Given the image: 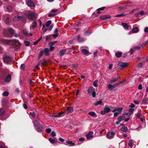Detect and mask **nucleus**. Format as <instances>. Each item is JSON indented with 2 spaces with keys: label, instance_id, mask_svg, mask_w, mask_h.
Instances as JSON below:
<instances>
[{
  "label": "nucleus",
  "instance_id": "54",
  "mask_svg": "<svg viewBox=\"0 0 148 148\" xmlns=\"http://www.w3.org/2000/svg\"><path fill=\"white\" fill-rule=\"evenodd\" d=\"M140 47L139 46H136L133 48V49L134 50H140Z\"/></svg>",
  "mask_w": 148,
  "mask_h": 148
},
{
  "label": "nucleus",
  "instance_id": "51",
  "mask_svg": "<svg viewBox=\"0 0 148 148\" xmlns=\"http://www.w3.org/2000/svg\"><path fill=\"white\" fill-rule=\"evenodd\" d=\"M116 109L117 111H118L120 112H121L122 111L123 109V108L121 107L118 108Z\"/></svg>",
  "mask_w": 148,
  "mask_h": 148
},
{
  "label": "nucleus",
  "instance_id": "53",
  "mask_svg": "<svg viewBox=\"0 0 148 148\" xmlns=\"http://www.w3.org/2000/svg\"><path fill=\"white\" fill-rule=\"evenodd\" d=\"M25 64H22L21 65V70H25Z\"/></svg>",
  "mask_w": 148,
  "mask_h": 148
},
{
  "label": "nucleus",
  "instance_id": "10",
  "mask_svg": "<svg viewBox=\"0 0 148 148\" xmlns=\"http://www.w3.org/2000/svg\"><path fill=\"white\" fill-rule=\"evenodd\" d=\"M93 132L92 131L90 132L88 134L86 135V136L88 139H89L93 137Z\"/></svg>",
  "mask_w": 148,
  "mask_h": 148
},
{
  "label": "nucleus",
  "instance_id": "36",
  "mask_svg": "<svg viewBox=\"0 0 148 148\" xmlns=\"http://www.w3.org/2000/svg\"><path fill=\"white\" fill-rule=\"evenodd\" d=\"M29 115L31 117L34 118L35 116V113L33 111L30 112L29 113Z\"/></svg>",
  "mask_w": 148,
  "mask_h": 148
},
{
  "label": "nucleus",
  "instance_id": "19",
  "mask_svg": "<svg viewBox=\"0 0 148 148\" xmlns=\"http://www.w3.org/2000/svg\"><path fill=\"white\" fill-rule=\"evenodd\" d=\"M66 50L65 49H62L60 50L59 52V55L61 56H63L66 53Z\"/></svg>",
  "mask_w": 148,
  "mask_h": 148
},
{
  "label": "nucleus",
  "instance_id": "28",
  "mask_svg": "<svg viewBox=\"0 0 148 148\" xmlns=\"http://www.w3.org/2000/svg\"><path fill=\"white\" fill-rule=\"evenodd\" d=\"M122 53L121 52H118L115 53L116 56L118 58H120L122 55Z\"/></svg>",
  "mask_w": 148,
  "mask_h": 148
},
{
  "label": "nucleus",
  "instance_id": "2",
  "mask_svg": "<svg viewBox=\"0 0 148 148\" xmlns=\"http://www.w3.org/2000/svg\"><path fill=\"white\" fill-rule=\"evenodd\" d=\"M88 92L89 95H92L93 97H95L96 96V92L94 88L92 87L89 88L88 90Z\"/></svg>",
  "mask_w": 148,
  "mask_h": 148
},
{
  "label": "nucleus",
  "instance_id": "26",
  "mask_svg": "<svg viewBox=\"0 0 148 148\" xmlns=\"http://www.w3.org/2000/svg\"><path fill=\"white\" fill-rule=\"evenodd\" d=\"M133 141L132 140H130L129 141L128 143V145L129 146L131 147H132L133 146Z\"/></svg>",
  "mask_w": 148,
  "mask_h": 148
},
{
  "label": "nucleus",
  "instance_id": "61",
  "mask_svg": "<svg viewBox=\"0 0 148 148\" xmlns=\"http://www.w3.org/2000/svg\"><path fill=\"white\" fill-rule=\"evenodd\" d=\"M126 81L125 79H124L123 80L120 81L119 82V84H121L123 83L124 82H125Z\"/></svg>",
  "mask_w": 148,
  "mask_h": 148
},
{
  "label": "nucleus",
  "instance_id": "57",
  "mask_svg": "<svg viewBox=\"0 0 148 148\" xmlns=\"http://www.w3.org/2000/svg\"><path fill=\"white\" fill-rule=\"evenodd\" d=\"M41 64L40 62L37 64L36 66L35 67L36 69H37L39 66L40 65V64Z\"/></svg>",
  "mask_w": 148,
  "mask_h": 148
},
{
  "label": "nucleus",
  "instance_id": "58",
  "mask_svg": "<svg viewBox=\"0 0 148 148\" xmlns=\"http://www.w3.org/2000/svg\"><path fill=\"white\" fill-rule=\"evenodd\" d=\"M58 33H55L53 35V36L54 38H56L58 36Z\"/></svg>",
  "mask_w": 148,
  "mask_h": 148
},
{
  "label": "nucleus",
  "instance_id": "38",
  "mask_svg": "<svg viewBox=\"0 0 148 148\" xmlns=\"http://www.w3.org/2000/svg\"><path fill=\"white\" fill-rule=\"evenodd\" d=\"M8 30L12 34H13L14 33V30L12 29L11 28H8Z\"/></svg>",
  "mask_w": 148,
  "mask_h": 148
},
{
  "label": "nucleus",
  "instance_id": "46",
  "mask_svg": "<svg viewBox=\"0 0 148 148\" xmlns=\"http://www.w3.org/2000/svg\"><path fill=\"white\" fill-rule=\"evenodd\" d=\"M24 42L25 43L26 46H29L30 45V42L29 41L27 40H25Z\"/></svg>",
  "mask_w": 148,
  "mask_h": 148
},
{
  "label": "nucleus",
  "instance_id": "3",
  "mask_svg": "<svg viewBox=\"0 0 148 148\" xmlns=\"http://www.w3.org/2000/svg\"><path fill=\"white\" fill-rule=\"evenodd\" d=\"M110 111V109L109 107L106 106L103 110L100 112V114L102 115H105L106 113L109 112Z\"/></svg>",
  "mask_w": 148,
  "mask_h": 148
},
{
  "label": "nucleus",
  "instance_id": "7",
  "mask_svg": "<svg viewBox=\"0 0 148 148\" xmlns=\"http://www.w3.org/2000/svg\"><path fill=\"white\" fill-rule=\"evenodd\" d=\"M35 130L38 132H41L43 130V126L40 125H38L34 126Z\"/></svg>",
  "mask_w": 148,
  "mask_h": 148
},
{
  "label": "nucleus",
  "instance_id": "43",
  "mask_svg": "<svg viewBox=\"0 0 148 148\" xmlns=\"http://www.w3.org/2000/svg\"><path fill=\"white\" fill-rule=\"evenodd\" d=\"M4 22L5 23L7 24H8L9 23V17H8L6 18L5 21H4Z\"/></svg>",
  "mask_w": 148,
  "mask_h": 148
},
{
  "label": "nucleus",
  "instance_id": "34",
  "mask_svg": "<svg viewBox=\"0 0 148 148\" xmlns=\"http://www.w3.org/2000/svg\"><path fill=\"white\" fill-rule=\"evenodd\" d=\"M51 20H49L47 21L45 23V25L46 27H48L51 24Z\"/></svg>",
  "mask_w": 148,
  "mask_h": 148
},
{
  "label": "nucleus",
  "instance_id": "31",
  "mask_svg": "<svg viewBox=\"0 0 148 148\" xmlns=\"http://www.w3.org/2000/svg\"><path fill=\"white\" fill-rule=\"evenodd\" d=\"M125 118V117L123 116H119L118 118V120L120 121L121 122L122 120H124Z\"/></svg>",
  "mask_w": 148,
  "mask_h": 148
},
{
  "label": "nucleus",
  "instance_id": "52",
  "mask_svg": "<svg viewBox=\"0 0 148 148\" xmlns=\"http://www.w3.org/2000/svg\"><path fill=\"white\" fill-rule=\"evenodd\" d=\"M3 95L4 96H8L9 95V93L7 91H5L3 93Z\"/></svg>",
  "mask_w": 148,
  "mask_h": 148
},
{
  "label": "nucleus",
  "instance_id": "50",
  "mask_svg": "<svg viewBox=\"0 0 148 148\" xmlns=\"http://www.w3.org/2000/svg\"><path fill=\"white\" fill-rule=\"evenodd\" d=\"M66 112V111H65L64 112H61L58 113V117H60L62 115L64 114V113Z\"/></svg>",
  "mask_w": 148,
  "mask_h": 148
},
{
  "label": "nucleus",
  "instance_id": "56",
  "mask_svg": "<svg viewBox=\"0 0 148 148\" xmlns=\"http://www.w3.org/2000/svg\"><path fill=\"white\" fill-rule=\"evenodd\" d=\"M51 130L50 129L47 128L46 130V132L48 133H49L51 132Z\"/></svg>",
  "mask_w": 148,
  "mask_h": 148
},
{
  "label": "nucleus",
  "instance_id": "6",
  "mask_svg": "<svg viewBox=\"0 0 148 148\" xmlns=\"http://www.w3.org/2000/svg\"><path fill=\"white\" fill-rule=\"evenodd\" d=\"M26 16L29 19L34 20L36 18V15L34 13H29L26 15Z\"/></svg>",
  "mask_w": 148,
  "mask_h": 148
},
{
  "label": "nucleus",
  "instance_id": "47",
  "mask_svg": "<svg viewBox=\"0 0 148 148\" xmlns=\"http://www.w3.org/2000/svg\"><path fill=\"white\" fill-rule=\"evenodd\" d=\"M144 63V62H140L138 64V66L140 67H142Z\"/></svg>",
  "mask_w": 148,
  "mask_h": 148
},
{
  "label": "nucleus",
  "instance_id": "12",
  "mask_svg": "<svg viewBox=\"0 0 148 148\" xmlns=\"http://www.w3.org/2000/svg\"><path fill=\"white\" fill-rule=\"evenodd\" d=\"M66 111V112H67V114L71 113L73 111V108L72 107H68Z\"/></svg>",
  "mask_w": 148,
  "mask_h": 148
},
{
  "label": "nucleus",
  "instance_id": "24",
  "mask_svg": "<svg viewBox=\"0 0 148 148\" xmlns=\"http://www.w3.org/2000/svg\"><path fill=\"white\" fill-rule=\"evenodd\" d=\"M22 18V17L19 16L18 15L16 16L13 18V21H16L17 20H19Z\"/></svg>",
  "mask_w": 148,
  "mask_h": 148
},
{
  "label": "nucleus",
  "instance_id": "49",
  "mask_svg": "<svg viewBox=\"0 0 148 148\" xmlns=\"http://www.w3.org/2000/svg\"><path fill=\"white\" fill-rule=\"evenodd\" d=\"M78 64H73L72 65V67L75 69H76L77 68Z\"/></svg>",
  "mask_w": 148,
  "mask_h": 148
},
{
  "label": "nucleus",
  "instance_id": "15",
  "mask_svg": "<svg viewBox=\"0 0 148 148\" xmlns=\"http://www.w3.org/2000/svg\"><path fill=\"white\" fill-rule=\"evenodd\" d=\"M120 78V77H118L115 78H113L110 80V82L111 83H114L118 80Z\"/></svg>",
  "mask_w": 148,
  "mask_h": 148
},
{
  "label": "nucleus",
  "instance_id": "25",
  "mask_svg": "<svg viewBox=\"0 0 148 148\" xmlns=\"http://www.w3.org/2000/svg\"><path fill=\"white\" fill-rule=\"evenodd\" d=\"M121 130L123 132H126L128 131V129L127 127L123 126L121 128Z\"/></svg>",
  "mask_w": 148,
  "mask_h": 148
},
{
  "label": "nucleus",
  "instance_id": "45",
  "mask_svg": "<svg viewBox=\"0 0 148 148\" xmlns=\"http://www.w3.org/2000/svg\"><path fill=\"white\" fill-rule=\"evenodd\" d=\"M8 12H9L12 10V8L11 6H8L6 7Z\"/></svg>",
  "mask_w": 148,
  "mask_h": 148
},
{
  "label": "nucleus",
  "instance_id": "5",
  "mask_svg": "<svg viewBox=\"0 0 148 148\" xmlns=\"http://www.w3.org/2000/svg\"><path fill=\"white\" fill-rule=\"evenodd\" d=\"M115 134V133L113 132H110L107 134V137L109 139H111L113 138Z\"/></svg>",
  "mask_w": 148,
  "mask_h": 148
},
{
  "label": "nucleus",
  "instance_id": "37",
  "mask_svg": "<svg viewBox=\"0 0 148 148\" xmlns=\"http://www.w3.org/2000/svg\"><path fill=\"white\" fill-rule=\"evenodd\" d=\"M98 82V80H95L93 83V85L95 87H97L98 86V84H97V82Z\"/></svg>",
  "mask_w": 148,
  "mask_h": 148
},
{
  "label": "nucleus",
  "instance_id": "55",
  "mask_svg": "<svg viewBox=\"0 0 148 148\" xmlns=\"http://www.w3.org/2000/svg\"><path fill=\"white\" fill-rule=\"evenodd\" d=\"M148 44V40H147V41L145 42L144 43H143L142 45L141 46L142 47H144V46H145L146 45Z\"/></svg>",
  "mask_w": 148,
  "mask_h": 148
},
{
  "label": "nucleus",
  "instance_id": "18",
  "mask_svg": "<svg viewBox=\"0 0 148 148\" xmlns=\"http://www.w3.org/2000/svg\"><path fill=\"white\" fill-rule=\"evenodd\" d=\"M88 114L92 117H97V115L94 112H90L88 113Z\"/></svg>",
  "mask_w": 148,
  "mask_h": 148
},
{
  "label": "nucleus",
  "instance_id": "11",
  "mask_svg": "<svg viewBox=\"0 0 148 148\" xmlns=\"http://www.w3.org/2000/svg\"><path fill=\"white\" fill-rule=\"evenodd\" d=\"M27 4L28 6L33 7L34 6L33 2L31 0H29L27 1Z\"/></svg>",
  "mask_w": 148,
  "mask_h": 148
},
{
  "label": "nucleus",
  "instance_id": "44",
  "mask_svg": "<svg viewBox=\"0 0 148 148\" xmlns=\"http://www.w3.org/2000/svg\"><path fill=\"white\" fill-rule=\"evenodd\" d=\"M114 86L112 84H109L108 86V89H110V90H112L113 89L112 88L114 87Z\"/></svg>",
  "mask_w": 148,
  "mask_h": 148
},
{
  "label": "nucleus",
  "instance_id": "8",
  "mask_svg": "<svg viewBox=\"0 0 148 148\" xmlns=\"http://www.w3.org/2000/svg\"><path fill=\"white\" fill-rule=\"evenodd\" d=\"M12 60V58L9 56H6L4 58V62L6 63L10 62Z\"/></svg>",
  "mask_w": 148,
  "mask_h": 148
},
{
  "label": "nucleus",
  "instance_id": "48",
  "mask_svg": "<svg viewBox=\"0 0 148 148\" xmlns=\"http://www.w3.org/2000/svg\"><path fill=\"white\" fill-rule=\"evenodd\" d=\"M42 38V37L41 36L40 38L38 40L34 42L33 44L34 45H36V44H37L38 42L41 40V39Z\"/></svg>",
  "mask_w": 148,
  "mask_h": 148
},
{
  "label": "nucleus",
  "instance_id": "33",
  "mask_svg": "<svg viewBox=\"0 0 148 148\" xmlns=\"http://www.w3.org/2000/svg\"><path fill=\"white\" fill-rule=\"evenodd\" d=\"M122 24L123 26V27L125 29H128L129 26L127 24L125 23H122Z\"/></svg>",
  "mask_w": 148,
  "mask_h": 148
},
{
  "label": "nucleus",
  "instance_id": "14",
  "mask_svg": "<svg viewBox=\"0 0 148 148\" xmlns=\"http://www.w3.org/2000/svg\"><path fill=\"white\" fill-rule=\"evenodd\" d=\"M37 25V22H34L32 23V25L31 26L30 28V29L31 30L35 29Z\"/></svg>",
  "mask_w": 148,
  "mask_h": 148
},
{
  "label": "nucleus",
  "instance_id": "63",
  "mask_svg": "<svg viewBox=\"0 0 148 148\" xmlns=\"http://www.w3.org/2000/svg\"><path fill=\"white\" fill-rule=\"evenodd\" d=\"M120 84H119V82L116 83L115 84H114V86H118Z\"/></svg>",
  "mask_w": 148,
  "mask_h": 148
},
{
  "label": "nucleus",
  "instance_id": "30",
  "mask_svg": "<svg viewBox=\"0 0 148 148\" xmlns=\"http://www.w3.org/2000/svg\"><path fill=\"white\" fill-rule=\"evenodd\" d=\"M103 101L102 100H101L99 101H98L96 102V103H95V106H97L99 105H103Z\"/></svg>",
  "mask_w": 148,
  "mask_h": 148
},
{
  "label": "nucleus",
  "instance_id": "62",
  "mask_svg": "<svg viewBox=\"0 0 148 148\" xmlns=\"http://www.w3.org/2000/svg\"><path fill=\"white\" fill-rule=\"evenodd\" d=\"M59 140L62 142H64V140L62 138H59Z\"/></svg>",
  "mask_w": 148,
  "mask_h": 148
},
{
  "label": "nucleus",
  "instance_id": "16",
  "mask_svg": "<svg viewBox=\"0 0 148 148\" xmlns=\"http://www.w3.org/2000/svg\"><path fill=\"white\" fill-rule=\"evenodd\" d=\"M142 102L145 104H148V98L145 97L143 99Z\"/></svg>",
  "mask_w": 148,
  "mask_h": 148
},
{
  "label": "nucleus",
  "instance_id": "60",
  "mask_svg": "<svg viewBox=\"0 0 148 148\" xmlns=\"http://www.w3.org/2000/svg\"><path fill=\"white\" fill-rule=\"evenodd\" d=\"M119 113V112H116L114 113V116L115 117H116Z\"/></svg>",
  "mask_w": 148,
  "mask_h": 148
},
{
  "label": "nucleus",
  "instance_id": "27",
  "mask_svg": "<svg viewBox=\"0 0 148 148\" xmlns=\"http://www.w3.org/2000/svg\"><path fill=\"white\" fill-rule=\"evenodd\" d=\"M41 64L46 65L47 64V60L45 59H43L42 60L40 61Z\"/></svg>",
  "mask_w": 148,
  "mask_h": 148
},
{
  "label": "nucleus",
  "instance_id": "23",
  "mask_svg": "<svg viewBox=\"0 0 148 148\" xmlns=\"http://www.w3.org/2000/svg\"><path fill=\"white\" fill-rule=\"evenodd\" d=\"M108 18H111V17L109 16L106 15L100 17V19L101 20H105Z\"/></svg>",
  "mask_w": 148,
  "mask_h": 148
},
{
  "label": "nucleus",
  "instance_id": "39",
  "mask_svg": "<svg viewBox=\"0 0 148 148\" xmlns=\"http://www.w3.org/2000/svg\"><path fill=\"white\" fill-rule=\"evenodd\" d=\"M66 143L70 145H73L74 144L72 142L69 140H67L66 141Z\"/></svg>",
  "mask_w": 148,
  "mask_h": 148
},
{
  "label": "nucleus",
  "instance_id": "42",
  "mask_svg": "<svg viewBox=\"0 0 148 148\" xmlns=\"http://www.w3.org/2000/svg\"><path fill=\"white\" fill-rule=\"evenodd\" d=\"M144 14V12L143 11H140L138 13L136 14L135 16L136 17H137L138 14L140 15H143Z\"/></svg>",
  "mask_w": 148,
  "mask_h": 148
},
{
  "label": "nucleus",
  "instance_id": "9",
  "mask_svg": "<svg viewBox=\"0 0 148 148\" xmlns=\"http://www.w3.org/2000/svg\"><path fill=\"white\" fill-rule=\"evenodd\" d=\"M5 114V112L4 110L2 109H0V119L1 120H4V119L2 117L3 116H4Z\"/></svg>",
  "mask_w": 148,
  "mask_h": 148
},
{
  "label": "nucleus",
  "instance_id": "40",
  "mask_svg": "<svg viewBox=\"0 0 148 148\" xmlns=\"http://www.w3.org/2000/svg\"><path fill=\"white\" fill-rule=\"evenodd\" d=\"M23 33L26 36H28L29 34L27 31L25 29H24L23 31Z\"/></svg>",
  "mask_w": 148,
  "mask_h": 148
},
{
  "label": "nucleus",
  "instance_id": "59",
  "mask_svg": "<svg viewBox=\"0 0 148 148\" xmlns=\"http://www.w3.org/2000/svg\"><path fill=\"white\" fill-rule=\"evenodd\" d=\"M51 135L53 136H56V134L54 131H52L51 133Z\"/></svg>",
  "mask_w": 148,
  "mask_h": 148
},
{
  "label": "nucleus",
  "instance_id": "41",
  "mask_svg": "<svg viewBox=\"0 0 148 148\" xmlns=\"http://www.w3.org/2000/svg\"><path fill=\"white\" fill-rule=\"evenodd\" d=\"M78 41L79 42H82L84 41L83 38L80 36H78L77 38Z\"/></svg>",
  "mask_w": 148,
  "mask_h": 148
},
{
  "label": "nucleus",
  "instance_id": "21",
  "mask_svg": "<svg viewBox=\"0 0 148 148\" xmlns=\"http://www.w3.org/2000/svg\"><path fill=\"white\" fill-rule=\"evenodd\" d=\"M11 75L9 74L6 78L5 81L6 82H10L11 79Z\"/></svg>",
  "mask_w": 148,
  "mask_h": 148
},
{
  "label": "nucleus",
  "instance_id": "1",
  "mask_svg": "<svg viewBox=\"0 0 148 148\" xmlns=\"http://www.w3.org/2000/svg\"><path fill=\"white\" fill-rule=\"evenodd\" d=\"M1 41L4 44L16 45L17 46H19L20 45L19 42L17 40L3 39Z\"/></svg>",
  "mask_w": 148,
  "mask_h": 148
},
{
  "label": "nucleus",
  "instance_id": "64",
  "mask_svg": "<svg viewBox=\"0 0 148 148\" xmlns=\"http://www.w3.org/2000/svg\"><path fill=\"white\" fill-rule=\"evenodd\" d=\"M144 32L145 33H148V27H146L144 29Z\"/></svg>",
  "mask_w": 148,
  "mask_h": 148
},
{
  "label": "nucleus",
  "instance_id": "20",
  "mask_svg": "<svg viewBox=\"0 0 148 148\" xmlns=\"http://www.w3.org/2000/svg\"><path fill=\"white\" fill-rule=\"evenodd\" d=\"M134 109L130 108L129 110V112L125 114V115H128L129 116H130L131 114L132 113V112L134 110Z\"/></svg>",
  "mask_w": 148,
  "mask_h": 148
},
{
  "label": "nucleus",
  "instance_id": "17",
  "mask_svg": "<svg viewBox=\"0 0 148 148\" xmlns=\"http://www.w3.org/2000/svg\"><path fill=\"white\" fill-rule=\"evenodd\" d=\"M37 118L38 119H39V118L38 116H37ZM33 122L34 124V126L38 125H40V121L38 120H36L34 121H33Z\"/></svg>",
  "mask_w": 148,
  "mask_h": 148
},
{
  "label": "nucleus",
  "instance_id": "35",
  "mask_svg": "<svg viewBox=\"0 0 148 148\" xmlns=\"http://www.w3.org/2000/svg\"><path fill=\"white\" fill-rule=\"evenodd\" d=\"M49 140L52 143H56L57 142L56 140L51 138L49 139Z\"/></svg>",
  "mask_w": 148,
  "mask_h": 148
},
{
  "label": "nucleus",
  "instance_id": "13",
  "mask_svg": "<svg viewBox=\"0 0 148 148\" xmlns=\"http://www.w3.org/2000/svg\"><path fill=\"white\" fill-rule=\"evenodd\" d=\"M43 51L45 56H48L49 55V49L48 48H45Z\"/></svg>",
  "mask_w": 148,
  "mask_h": 148
},
{
  "label": "nucleus",
  "instance_id": "29",
  "mask_svg": "<svg viewBox=\"0 0 148 148\" xmlns=\"http://www.w3.org/2000/svg\"><path fill=\"white\" fill-rule=\"evenodd\" d=\"M139 31L138 28V27H136L133 29L132 30V32L133 33H136Z\"/></svg>",
  "mask_w": 148,
  "mask_h": 148
},
{
  "label": "nucleus",
  "instance_id": "4",
  "mask_svg": "<svg viewBox=\"0 0 148 148\" xmlns=\"http://www.w3.org/2000/svg\"><path fill=\"white\" fill-rule=\"evenodd\" d=\"M128 64L127 63L120 62L118 64L119 68V69L122 70L127 67Z\"/></svg>",
  "mask_w": 148,
  "mask_h": 148
},
{
  "label": "nucleus",
  "instance_id": "32",
  "mask_svg": "<svg viewBox=\"0 0 148 148\" xmlns=\"http://www.w3.org/2000/svg\"><path fill=\"white\" fill-rule=\"evenodd\" d=\"M44 53V51L43 50H41L39 53L38 58L40 59V57L42 56Z\"/></svg>",
  "mask_w": 148,
  "mask_h": 148
},
{
  "label": "nucleus",
  "instance_id": "22",
  "mask_svg": "<svg viewBox=\"0 0 148 148\" xmlns=\"http://www.w3.org/2000/svg\"><path fill=\"white\" fill-rule=\"evenodd\" d=\"M82 54L86 55L88 54L89 53V51L86 49H84L82 50Z\"/></svg>",
  "mask_w": 148,
  "mask_h": 148
}]
</instances>
